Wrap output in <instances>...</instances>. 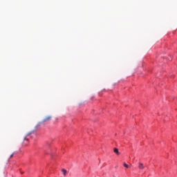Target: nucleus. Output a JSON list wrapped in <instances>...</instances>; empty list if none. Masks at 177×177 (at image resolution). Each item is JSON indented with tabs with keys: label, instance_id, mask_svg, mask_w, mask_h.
I'll list each match as a JSON object with an SVG mask.
<instances>
[{
	"label": "nucleus",
	"instance_id": "obj_1",
	"mask_svg": "<svg viewBox=\"0 0 177 177\" xmlns=\"http://www.w3.org/2000/svg\"><path fill=\"white\" fill-rule=\"evenodd\" d=\"M52 120V116H46L44 119L42 120L41 122H47V121H50Z\"/></svg>",
	"mask_w": 177,
	"mask_h": 177
},
{
	"label": "nucleus",
	"instance_id": "obj_2",
	"mask_svg": "<svg viewBox=\"0 0 177 177\" xmlns=\"http://www.w3.org/2000/svg\"><path fill=\"white\" fill-rule=\"evenodd\" d=\"M138 168H139V169H145V165H143V163L139 162Z\"/></svg>",
	"mask_w": 177,
	"mask_h": 177
},
{
	"label": "nucleus",
	"instance_id": "obj_3",
	"mask_svg": "<svg viewBox=\"0 0 177 177\" xmlns=\"http://www.w3.org/2000/svg\"><path fill=\"white\" fill-rule=\"evenodd\" d=\"M113 151L115 153V154H117V156H120V151H118V149L114 148Z\"/></svg>",
	"mask_w": 177,
	"mask_h": 177
},
{
	"label": "nucleus",
	"instance_id": "obj_4",
	"mask_svg": "<svg viewBox=\"0 0 177 177\" xmlns=\"http://www.w3.org/2000/svg\"><path fill=\"white\" fill-rule=\"evenodd\" d=\"M62 171L63 172L64 176H66V175H67V170L62 169Z\"/></svg>",
	"mask_w": 177,
	"mask_h": 177
},
{
	"label": "nucleus",
	"instance_id": "obj_5",
	"mask_svg": "<svg viewBox=\"0 0 177 177\" xmlns=\"http://www.w3.org/2000/svg\"><path fill=\"white\" fill-rule=\"evenodd\" d=\"M123 167L125 168H131V166L128 165L127 163L124 162L123 163Z\"/></svg>",
	"mask_w": 177,
	"mask_h": 177
},
{
	"label": "nucleus",
	"instance_id": "obj_6",
	"mask_svg": "<svg viewBox=\"0 0 177 177\" xmlns=\"http://www.w3.org/2000/svg\"><path fill=\"white\" fill-rule=\"evenodd\" d=\"M13 156H15V153H12L10 156V158H12V157H13Z\"/></svg>",
	"mask_w": 177,
	"mask_h": 177
}]
</instances>
